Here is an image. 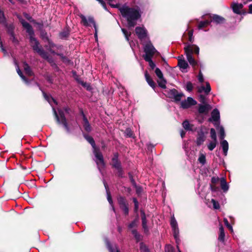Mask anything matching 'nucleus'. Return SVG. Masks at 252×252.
<instances>
[{
  "label": "nucleus",
  "instance_id": "f257e3e1",
  "mask_svg": "<svg viewBox=\"0 0 252 252\" xmlns=\"http://www.w3.org/2000/svg\"><path fill=\"white\" fill-rule=\"evenodd\" d=\"M110 5L113 8L118 9L122 17L126 21L127 26L129 28L134 27L141 16L142 12L138 6L130 7L126 3H110Z\"/></svg>",
  "mask_w": 252,
  "mask_h": 252
},
{
  "label": "nucleus",
  "instance_id": "f03ea898",
  "mask_svg": "<svg viewBox=\"0 0 252 252\" xmlns=\"http://www.w3.org/2000/svg\"><path fill=\"white\" fill-rule=\"evenodd\" d=\"M21 22L22 26L27 30V32L30 36V41L33 50L37 53L43 59L47 60L50 63H53L52 59L49 58L47 52L44 51L41 47L39 46V42L33 37L34 32L32 26L28 22L24 20H22Z\"/></svg>",
  "mask_w": 252,
  "mask_h": 252
},
{
  "label": "nucleus",
  "instance_id": "7ed1b4c3",
  "mask_svg": "<svg viewBox=\"0 0 252 252\" xmlns=\"http://www.w3.org/2000/svg\"><path fill=\"white\" fill-rule=\"evenodd\" d=\"M84 136L87 141L91 144L93 148V153L95 156L94 161L98 169L100 171V168L103 167L105 165L102 154L99 149L96 147L95 142L92 137L86 134H84Z\"/></svg>",
  "mask_w": 252,
  "mask_h": 252
},
{
  "label": "nucleus",
  "instance_id": "20e7f679",
  "mask_svg": "<svg viewBox=\"0 0 252 252\" xmlns=\"http://www.w3.org/2000/svg\"><path fill=\"white\" fill-rule=\"evenodd\" d=\"M184 50L187 60L190 64L193 67L196 66L197 65V62L192 57V55L193 53L197 55L199 54V47L195 45H189L185 47Z\"/></svg>",
  "mask_w": 252,
  "mask_h": 252
},
{
  "label": "nucleus",
  "instance_id": "39448f33",
  "mask_svg": "<svg viewBox=\"0 0 252 252\" xmlns=\"http://www.w3.org/2000/svg\"><path fill=\"white\" fill-rule=\"evenodd\" d=\"M184 50L187 60L190 64L193 67L196 66L197 65V62L192 57V55L193 53L197 55L199 54V47L195 45H189L185 47Z\"/></svg>",
  "mask_w": 252,
  "mask_h": 252
},
{
  "label": "nucleus",
  "instance_id": "423d86ee",
  "mask_svg": "<svg viewBox=\"0 0 252 252\" xmlns=\"http://www.w3.org/2000/svg\"><path fill=\"white\" fill-rule=\"evenodd\" d=\"M52 109L54 112V115L56 117V119L58 123L60 125H62L65 129V130H66V131L67 132H69L70 129L67 125L66 120L64 116V112L62 110H59L58 111L59 114H58L55 108L53 106H52Z\"/></svg>",
  "mask_w": 252,
  "mask_h": 252
},
{
  "label": "nucleus",
  "instance_id": "0eeeda50",
  "mask_svg": "<svg viewBox=\"0 0 252 252\" xmlns=\"http://www.w3.org/2000/svg\"><path fill=\"white\" fill-rule=\"evenodd\" d=\"M81 18V23L86 27L91 26L93 25L95 30L94 37L96 40H97V28L95 24V23L93 19L91 17H86L85 16L81 15L80 16Z\"/></svg>",
  "mask_w": 252,
  "mask_h": 252
},
{
  "label": "nucleus",
  "instance_id": "6e6552de",
  "mask_svg": "<svg viewBox=\"0 0 252 252\" xmlns=\"http://www.w3.org/2000/svg\"><path fill=\"white\" fill-rule=\"evenodd\" d=\"M166 95L169 98H172L176 102L180 101L182 97L184 95L183 93L179 92L175 89L171 90H166L165 91Z\"/></svg>",
  "mask_w": 252,
  "mask_h": 252
},
{
  "label": "nucleus",
  "instance_id": "1a4fd4ad",
  "mask_svg": "<svg viewBox=\"0 0 252 252\" xmlns=\"http://www.w3.org/2000/svg\"><path fill=\"white\" fill-rule=\"evenodd\" d=\"M144 51L145 53V54L143 56L144 59H146V57L152 58L154 55L157 52V50L150 41L144 45Z\"/></svg>",
  "mask_w": 252,
  "mask_h": 252
},
{
  "label": "nucleus",
  "instance_id": "9d476101",
  "mask_svg": "<svg viewBox=\"0 0 252 252\" xmlns=\"http://www.w3.org/2000/svg\"><path fill=\"white\" fill-rule=\"evenodd\" d=\"M135 31L137 36L141 42L146 41L148 39L147 31L144 27H137Z\"/></svg>",
  "mask_w": 252,
  "mask_h": 252
},
{
  "label": "nucleus",
  "instance_id": "9b49d317",
  "mask_svg": "<svg viewBox=\"0 0 252 252\" xmlns=\"http://www.w3.org/2000/svg\"><path fill=\"white\" fill-rule=\"evenodd\" d=\"M170 225L173 232L174 237L176 239V242L178 243V241L179 240V230L178 228L177 222L174 215L172 216L171 218Z\"/></svg>",
  "mask_w": 252,
  "mask_h": 252
},
{
  "label": "nucleus",
  "instance_id": "f8f14e48",
  "mask_svg": "<svg viewBox=\"0 0 252 252\" xmlns=\"http://www.w3.org/2000/svg\"><path fill=\"white\" fill-rule=\"evenodd\" d=\"M112 165L113 167L115 168L118 171V176H123V170L120 162L118 160V155L116 153L114 154L112 160Z\"/></svg>",
  "mask_w": 252,
  "mask_h": 252
},
{
  "label": "nucleus",
  "instance_id": "ddd939ff",
  "mask_svg": "<svg viewBox=\"0 0 252 252\" xmlns=\"http://www.w3.org/2000/svg\"><path fill=\"white\" fill-rule=\"evenodd\" d=\"M220 112L218 109L215 108L211 113V118L209 119V121L213 122L215 126H217L220 123Z\"/></svg>",
  "mask_w": 252,
  "mask_h": 252
},
{
  "label": "nucleus",
  "instance_id": "4468645a",
  "mask_svg": "<svg viewBox=\"0 0 252 252\" xmlns=\"http://www.w3.org/2000/svg\"><path fill=\"white\" fill-rule=\"evenodd\" d=\"M196 103V101L193 99L192 97H188L187 99L181 101V106L184 109H187L191 106L195 105Z\"/></svg>",
  "mask_w": 252,
  "mask_h": 252
},
{
  "label": "nucleus",
  "instance_id": "2eb2a0df",
  "mask_svg": "<svg viewBox=\"0 0 252 252\" xmlns=\"http://www.w3.org/2000/svg\"><path fill=\"white\" fill-rule=\"evenodd\" d=\"M198 112L200 114L207 115L212 107L209 104L204 103V104H198Z\"/></svg>",
  "mask_w": 252,
  "mask_h": 252
},
{
  "label": "nucleus",
  "instance_id": "dca6fc26",
  "mask_svg": "<svg viewBox=\"0 0 252 252\" xmlns=\"http://www.w3.org/2000/svg\"><path fill=\"white\" fill-rule=\"evenodd\" d=\"M208 17L211 19L210 21H213L216 24H220L222 23L224 21V19L218 15H213L211 16L210 14L204 15L202 16V18Z\"/></svg>",
  "mask_w": 252,
  "mask_h": 252
},
{
  "label": "nucleus",
  "instance_id": "f3484780",
  "mask_svg": "<svg viewBox=\"0 0 252 252\" xmlns=\"http://www.w3.org/2000/svg\"><path fill=\"white\" fill-rule=\"evenodd\" d=\"M141 217L142 220V226L145 233L147 234L149 232V229L147 225V220L146 216L144 212L141 210Z\"/></svg>",
  "mask_w": 252,
  "mask_h": 252
},
{
  "label": "nucleus",
  "instance_id": "a211bd4d",
  "mask_svg": "<svg viewBox=\"0 0 252 252\" xmlns=\"http://www.w3.org/2000/svg\"><path fill=\"white\" fill-rule=\"evenodd\" d=\"M178 65L180 67V70L183 72H187L186 69L189 67V65L187 62L185 60L179 59Z\"/></svg>",
  "mask_w": 252,
  "mask_h": 252
},
{
  "label": "nucleus",
  "instance_id": "6ab92c4d",
  "mask_svg": "<svg viewBox=\"0 0 252 252\" xmlns=\"http://www.w3.org/2000/svg\"><path fill=\"white\" fill-rule=\"evenodd\" d=\"M206 136L204 132L202 130H200L198 132L197 137L196 138V143L197 146H200L203 143L205 140Z\"/></svg>",
  "mask_w": 252,
  "mask_h": 252
},
{
  "label": "nucleus",
  "instance_id": "aec40b11",
  "mask_svg": "<svg viewBox=\"0 0 252 252\" xmlns=\"http://www.w3.org/2000/svg\"><path fill=\"white\" fill-rule=\"evenodd\" d=\"M205 203L209 207H211V204H212L213 207L215 209H219L220 207L219 202L214 199H212L210 201L209 199H206Z\"/></svg>",
  "mask_w": 252,
  "mask_h": 252
},
{
  "label": "nucleus",
  "instance_id": "412c9836",
  "mask_svg": "<svg viewBox=\"0 0 252 252\" xmlns=\"http://www.w3.org/2000/svg\"><path fill=\"white\" fill-rule=\"evenodd\" d=\"M231 7L235 13L241 14L240 10L243 7V4L242 3H233L231 4Z\"/></svg>",
  "mask_w": 252,
  "mask_h": 252
},
{
  "label": "nucleus",
  "instance_id": "4be33fe9",
  "mask_svg": "<svg viewBox=\"0 0 252 252\" xmlns=\"http://www.w3.org/2000/svg\"><path fill=\"white\" fill-rule=\"evenodd\" d=\"M220 145L222 149L223 155L226 156L228 150V143L226 140H221L220 142Z\"/></svg>",
  "mask_w": 252,
  "mask_h": 252
},
{
  "label": "nucleus",
  "instance_id": "5701e85b",
  "mask_svg": "<svg viewBox=\"0 0 252 252\" xmlns=\"http://www.w3.org/2000/svg\"><path fill=\"white\" fill-rule=\"evenodd\" d=\"M220 187L224 192H226L229 189V185L227 183L225 179L222 177L220 179Z\"/></svg>",
  "mask_w": 252,
  "mask_h": 252
},
{
  "label": "nucleus",
  "instance_id": "b1692460",
  "mask_svg": "<svg viewBox=\"0 0 252 252\" xmlns=\"http://www.w3.org/2000/svg\"><path fill=\"white\" fill-rule=\"evenodd\" d=\"M83 126L85 130L87 132H90L91 130V126L88 121L87 118L85 117L84 114L83 113Z\"/></svg>",
  "mask_w": 252,
  "mask_h": 252
},
{
  "label": "nucleus",
  "instance_id": "393cba45",
  "mask_svg": "<svg viewBox=\"0 0 252 252\" xmlns=\"http://www.w3.org/2000/svg\"><path fill=\"white\" fill-rule=\"evenodd\" d=\"M105 243L108 249L110 252H120V251L118 249L116 245H115L114 247L112 246L109 242L108 239H105Z\"/></svg>",
  "mask_w": 252,
  "mask_h": 252
},
{
  "label": "nucleus",
  "instance_id": "a878e982",
  "mask_svg": "<svg viewBox=\"0 0 252 252\" xmlns=\"http://www.w3.org/2000/svg\"><path fill=\"white\" fill-rule=\"evenodd\" d=\"M145 77L146 80L149 86H150L153 89H155L156 87L155 83L150 77V75L148 74L147 71L145 73Z\"/></svg>",
  "mask_w": 252,
  "mask_h": 252
},
{
  "label": "nucleus",
  "instance_id": "bb28decb",
  "mask_svg": "<svg viewBox=\"0 0 252 252\" xmlns=\"http://www.w3.org/2000/svg\"><path fill=\"white\" fill-rule=\"evenodd\" d=\"M219 230H220V233L219 234L218 240L221 242H224V237H225V233H224L223 227L222 225H220Z\"/></svg>",
  "mask_w": 252,
  "mask_h": 252
},
{
  "label": "nucleus",
  "instance_id": "cd10ccee",
  "mask_svg": "<svg viewBox=\"0 0 252 252\" xmlns=\"http://www.w3.org/2000/svg\"><path fill=\"white\" fill-rule=\"evenodd\" d=\"M104 185L105 186V189L106 190V192H107V200H108V201L109 202V204H110L111 207H112V210L115 211V208H114V207L113 205V201H112V199L111 198V195H110V193L108 192V187L107 186L106 184L104 182Z\"/></svg>",
  "mask_w": 252,
  "mask_h": 252
},
{
  "label": "nucleus",
  "instance_id": "c85d7f7f",
  "mask_svg": "<svg viewBox=\"0 0 252 252\" xmlns=\"http://www.w3.org/2000/svg\"><path fill=\"white\" fill-rule=\"evenodd\" d=\"M211 88L209 83L208 82H206V87L203 86H201L199 89V91L201 92L203 91L206 94H208L211 91Z\"/></svg>",
  "mask_w": 252,
  "mask_h": 252
},
{
  "label": "nucleus",
  "instance_id": "c756f323",
  "mask_svg": "<svg viewBox=\"0 0 252 252\" xmlns=\"http://www.w3.org/2000/svg\"><path fill=\"white\" fill-rule=\"evenodd\" d=\"M211 21L209 20H206L204 21H201L199 22L198 25V29L199 30H201L203 28L206 27L207 26L209 25L211 23Z\"/></svg>",
  "mask_w": 252,
  "mask_h": 252
},
{
  "label": "nucleus",
  "instance_id": "7c9ffc66",
  "mask_svg": "<svg viewBox=\"0 0 252 252\" xmlns=\"http://www.w3.org/2000/svg\"><path fill=\"white\" fill-rule=\"evenodd\" d=\"M43 96L45 99L49 102V103L52 106V102L57 103L56 101L51 96L47 95L44 92H43Z\"/></svg>",
  "mask_w": 252,
  "mask_h": 252
},
{
  "label": "nucleus",
  "instance_id": "2f4dec72",
  "mask_svg": "<svg viewBox=\"0 0 252 252\" xmlns=\"http://www.w3.org/2000/svg\"><path fill=\"white\" fill-rule=\"evenodd\" d=\"M118 201L121 208L127 205L126 199L122 196H119L118 198Z\"/></svg>",
  "mask_w": 252,
  "mask_h": 252
},
{
  "label": "nucleus",
  "instance_id": "473e14b6",
  "mask_svg": "<svg viewBox=\"0 0 252 252\" xmlns=\"http://www.w3.org/2000/svg\"><path fill=\"white\" fill-rule=\"evenodd\" d=\"M217 140H213L207 145V147L210 151H213L217 146Z\"/></svg>",
  "mask_w": 252,
  "mask_h": 252
},
{
  "label": "nucleus",
  "instance_id": "72a5a7b5",
  "mask_svg": "<svg viewBox=\"0 0 252 252\" xmlns=\"http://www.w3.org/2000/svg\"><path fill=\"white\" fill-rule=\"evenodd\" d=\"M24 69L25 72H26V74H27L29 76L32 75L33 73L30 68V67L29 66V65L27 63H25L24 64Z\"/></svg>",
  "mask_w": 252,
  "mask_h": 252
},
{
  "label": "nucleus",
  "instance_id": "f704fd0d",
  "mask_svg": "<svg viewBox=\"0 0 252 252\" xmlns=\"http://www.w3.org/2000/svg\"><path fill=\"white\" fill-rule=\"evenodd\" d=\"M198 160L202 165H204L206 163L205 155L202 153H200Z\"/></svg>",
  "mask_w": 252,
  "mask_h": 252
},
{
  "label": "nucleus",
  "instance_id": "c9c22d12",
  "mask_svg": "<svg viewBox=\"0 0 252 252\" xmlns=\"http://www.w3.org/2000/svg\"><path fill=\"white\" fill-rule=\"evenodd\" d=\"M16 70H17V73L21 77L22 79L25 82V83L28 84H29L28 80L23 75V74H22V72H21V71L20 70V69H19L18 66L17 67Z\"/></svg>",
  "mask_w": 252,
  "mask_h": 252
},
{
  "label": "nucleus",
  "instance_id": "e433bc0d",
  "mask_svg": "<svg viewBox=\"0 0 252 252\" xmlns=\"http://www.w3.org/2000/svg\"><path fill=\"white\" fill-rule=\"evenodd\" d=\"M220 129V139L221 140H224L225 134L224 128L222 126H219Z\"/></svg>",
  "mask_w": 252,
  "mask_h": 252
},
{
  "label": "nucleus",
  "instance_id": "4c0bfd02",
  "mask_svg": "<svg viewBox=\"0 0 252 252\" xmlns=\"http://www.w3.org/2000/svg\"><path fill=\"white\" fill-rule=\"evenodd\" d=\"M158 86L163 89H165L166 88V81L163 79V77L159 79V80L158 81Z\"/></svg>",
  "mask_w": 252,
  "mask_h": 252
},
{
  "label": "nucleus",
  "instance_id": "58836bf2",
  "mask_svg": "<svg viewBox=\"0 0 252 252\" xmlns=\"http://www.w3.org/2000/svg\"><path fill=\"white\" fill-rule=\"evenodd\" d=\"M146 62L149 63V66L151 67L152 69H154L155 66L156 64L155 63L153 62L152 58H148V57H146V59H144Z\"/></svg>",
  "mask_w": 252,
  "mask_h": 252
},
{
  "label": "nucleus",
  "instance_id": "ea45409f",
  "mask_svg": "<svg viewBox=\"0 0 252 252\" xmlns=\"http://www.w3.org/2000/svg\"><path fill=\"white\" fill-rule=\"evenodd\" d=\"M182 125H183V126L186 130H192V128H191V126H190L189 121H188L187 120L185 121L183 123Z\"/></svg>",
  "mask_w": 252,
  "mask_h": 252
},
{
  "label": "nucleus",
  "instance_id": "a19ab883",
  "mask_svg": "<svg viewBox=\"0 0 252 252\" xmlns=\"http://www.w3.org/2000/svg\"><path fill=\"white\" fill-rule=\"evenodd\" d=\"M210 136L212 140H217V135L215 129L212 128L210 129Z\"/></svg>",
  "mask_w": 252,
  "mask_h": 252
},
{
  "label": "nucleus",
  "instance_id": "79ce46f5",
  "mask_svg": "<svg viewBox=\"0 0 252 252\" xmlns=\"http://www.w3.org/2000/svg\"><path fill=\"white\" fill-rule=\"evenodd\" d=\"M10 34V39L14 43L17 44L18 43V40L15 37L13 31L9 32Z\"/></svg>",
  "mask_w": 252,
  "mask_h": 252
},
{
  "label": "nucleus",
  "instance_id": "37998d69",
  "mask_svg": "<svg viewBox=\"0 0 252 252\" xmlns=\"http://www.w3.org/2000/svg\"><path fill=\"white\" fill-rule=\"evenodd\" d=\"M122 31L123 32V33H124L126 40L127 41H129V36L131 34L130 32H129V33L127 31L126 29H122Z\"/></svg>",
  "mask_w": 252,
  "mask_h": 252
},
{
  "label": "nucleus",
  "instance_id": "c03bdc74",
  "mask_svg": "<svg viewBox=\"0 0 252 252\" xmlns=\"http://www.w3.org/2000/svg\"><path fill=\"white\" fill-rule=\"evenodd\" d=\"M165 252H175V251L173 247L170 245H167L165 246Z\"/></svg>",
  "mask_w": 252,
  "mask_h": 252
},
{
  "label": "nucleus",
  "instance_id": "a18cd8bd",
  "mask_svg": "<svg viewBox=\"0 0 252 252\" xmlns=\"http://www.w3.org/2000/svg\"><path fill=\"white\" fill-rule=\"evenodd\" d=\"M155 73L158 77V79H161L163 77L162 72L158 68H156Z\"/></svg>",
  "mask_w": 252,
  "mask_h": 252
},
{
  "label": "nucleus",
  "instance_id": "49530a36",
  "mask_svg": "<svg viewBox=\"0 0 252 252\" xmlns=\"http://www.w3.org/2000/svg\"><path fill=\"white\" fill-rule=\"evenodd\" d=\"M193 89V85L190 82L187 83L186 85V90L188 92H191Z\"/></svg>",
  "mask_w": 252,
  "mask_h": 252
},
{
  "label": "nucleus",
  "instance_id": "de8ad7c7",
  "mask_svg": "<svg viewBox=\"0 0 252 252\" xmlns=\"http://www.w3.org/2000/svg\"><path fill=\"white\" fill-rule=\"evenodd\" d=\"M131 232L137 240L139 241L140 239V236L136 229H132Z\"/></svg>",
  "mask_w": 252,
  "mask_h": 252
},
{
  "label": "nucleus",
  "instance_id": "09e8293b",
  "mask_svg": "<svg viewBox=\"0 0 252 252\" xmlns=\"http://www.w3.org/2000/svg\"><path fill=\"white\" fill-rule=\"evenodd\" d=\"M244 4H246L248 2L252 1V0H242ZM249 13L252 14V4H251L249 6Z\"/></svg>",
  "mask_w": 252,
  "mask_h": 252
},
{
  "label": "nucleus",
  "instance_id": "8fccbe9b",
  "mask_svg": "<svg viewBox=\"0 0 252 252\" xmlns=\"http://www.w3.org/2000/svg\"><path fill=\"white\" fill-rule=\"evenodd\" d=\"M138 220L137 219H135L133 221H132L128 225V227L129 229H132L137 225Z\"/></svg>",
  "mask_w": 252,
  "mask_h": 252
},
{
  "label": "nucleus",
  "instance_id": "3c124183",
  "mask_svg": "<svg viewBox=\"0 0 252 252\" xmlns=\"http://www.w3.org/2000/svg\"><path fill=\"white\" fill-rule=\"evenodd\" d=\"M55 46L54 43L49 41V46H47V49L52 53L55 54V52L53 50L52 48Z\"/></svg>",
  "mask_w": 252,
  "mask_h": 252
},
{
  "label": "nucleus",
  "instance_id": "603ef678",
  "mask_svg": "<svg viewBox=\"0 0 252 252\" xmlns=\"http://www.w3.org/2000/svg\"><path fill=\"white\" fill-rule=\"evenodd\" d=\"M69 34V32L67 31H64L61 32L60 34L61 38H63L66 37Z\"/></svg>",
  "mask_w": 252,
  "mask_h": 252
},
{
  "label": "nucleus",
  "instance_id": "864d4df0",
  "mask_svg": "<svg viewBox=\"0 0 252 252\" xmlns=\"http://www.w3.org/2000/svg\"><path fill=\"white\" fill-rule=\"evenodd\" d=\"M133 201L134 203V210L137 212L138 209V202L135 198H133Z\"/></svg>",
  "mask_w": 252,
  "mask_h": 252
},
{
  "label": "nucleus",
  "instance_id": "5fc2aeb1",
  "mask_svg": "<svg viewBox=\"0 0 252 252\" xmlns=\"http://www.w3.org/2000/svg\"><path fill=\"white\" fill-rule=\"evenodd\" d=\"M80 84L85 88H86V89L88 90H91V86L90 85L88 84V83H87L86 82H84L83 81H81L80 82Z\"/></svg>",
  "mask_w": 252,
  "mask_h": 252
},
{
  "label": "nucleus",
  "instance_id": "6e6d98bb",
  "mask_svg": "<svg viewBox=\"0 0 252 252\" xmlns=\"http://www.w3.org/2000/svg\"><path fill=\"white\" fill-rule=\"evenodd\" d=\"M188 34H189V41L192 42L193 41V31H189Z\"/></svg>",
  "mask_w": 252,
  "mask_h": 252
},
{
  "label": "nucleus",
  "instance_id": "4d7b16f0",
  "mask_svg": "<svg viewBox=\"0 0 252 252\" xmlns=\"http://www.w3.org/2000/svg\"><path fill=\"white\" fill-rule=\"evenodd\" d=\"M96 0L98 1L99 2V3L101 4L102 7L105 10L108 11L105 2L103 0Z\"/></svg>",
  "mask_w": 252,
  "mask_h": 252
},
{
  "label": "nucleus",
  "instance_id": "13d9d810",
  "mask_svg": "<svg viewBox=\"0 0 252 252\" xmlns=\"http://www.w3.org/2000/svg\"><path fill=\"white\" fill-rule=\"evenodd\" d=\"M198 79L199 81L201 83H202L204 81L203 75L201 71L199 72V73L198 74Z\"/></svg>",
  "mask_w": 252,
  "mask_h": 252
},
{
  "label": "nucleus",
  "instance_id": "bf43d9fd",
  "mask_svg": "<svg viewBox=\"0 0 252 252\" xmlns=\"http://www.w3.org/2000/svg\"><path fill=\"white\" fill-rule=\"evenodd\" d=\"M140 250H141V251H142L144 252H148V249L147 248L146 246L144 245L143 244H141V245H140Z\"/></svg>",
  "mask_w": 252,
  "mask_h": 252
},
{
  "label": "nucleus",
  "instance_id": "052dcab7",
  "mask_svg": "<svg viewBox=\"0 0 252 252\" xmlns=\"http://www.w3.org/2000/svg\"><path fill=\"white\" fill-rule=\"evenodd\" d=\"M132 182L133 183V184L134 185H135V183L134 181V180L132 179L131 180ZM136 186V185H135ZM136 187V192L138 193H140L141 191H142V189L141 187H137V186H135Z\"/></svg>",
  "mask_w": 252,
  "mask_h": 252
},
{
  "label": "nucleus",
  "instance_id": "680f3d73",
  "mask_svg": "<svg viewBox=\"0 0 252 252\" xmlns=\"http://www.w3.org/2000/svg\"><path fill=\"white\" fill-rule=\"evenodd\" d=\"M121 209L123 210L124 213L126 215H128V208L127 207V205L126 206H125V207H124L123 208H122Z\"/></svg>",
  "mask_w": 252,
  "mask_h": 252
},
{
  "label": "nucleus",
  "instance_id": "e2e57ef3",
  "mask_svg": "<svg viewBox=\"0 0 252 252\" xmlns=\"http://www.w3.org/2000/svg\"><path fill=\"white\" fill-rule=\"evenodd\" d=\"M126 133L128 137L132 136V133L131 130L129 128L126 129Z\"/></svg>",
  "mask_w": 252,
  "mask_h": 252
},
{
  "label": "nucleus",
  "instance_id": "0e129e2a",
  "mask_svg": "<svg viewBox=\"0 0 252 252\" xmlns=\"http://www.w3.org/2000/svg\"><path fill=\"white\" fill-rule=\"evenodd\" d=\"M219 180V178L213 177L212 178L211 181L213 183H216Z\"/></svg>",
  "mask_w": 252,
  "mask_h": 252
},
{
  "label": "nucleus",
  "instance_id": "69168bd1",
  "mask_svg": "<svg viewBox=\"0 0 252 252\" xmlns=\"http://www.w3.org/2000/svg\"><path fill=\"white\" fill-rule=\"evenodd\" d=\"M224 223L226 227H228L230 224L229 223L228 220L226 218H224L223 219Z\"/></svg>",
  "mask_w": 252,
  "mask_h": 252
},
{
  "label": "nucleus",
  "instance_id": "338daca9",
  "mask_svg": "<svg viewBox=\"0 0 252 252\" xmlns=\"http://www.w3.org/2000/svg\"><path fill=\"white\" fill-rule=\"evenodd\" d=\"M62 61L65 63H68L70 61L66 57H63Z\"/></svg>",
  "mask_w": 252,
  "mask_h": 252
},
{
  "label": "nucleus",
  "instance_id": "774afa93",
  "mask_svg": "<svg viewBox=\"0 0 252 252\" xmlns=\"http://www.w3.org/2000/svg\"><path fill=\"white\" fill-rule=\"evenodd\" d=\"M186 132L184 130H181L180 132L181 136L183 138L185 135Z\"/></svg>",
  "mask_w": 252,
  "mask_h": 252
}]
</instances>
